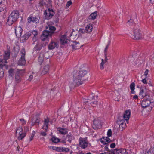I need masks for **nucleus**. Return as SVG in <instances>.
<instances>
[{
	"label": "nucleus",
	"instance_id": "1",
	"mask_svg": "<svg viewBox=\"0 0 154 154\" xmlns=\"http://www.w3.org/2000/svg\"><path fill=\"white\" fill-rule=\"evenodd\" d=\"M19 12L17 10L12 11L9 15L7 22L9 25H11L15 22L19 17Z\"/></svg>",
	"mask_w": 154,
	"mask_h": 154
},
{
	"label": "nucleus",
	"instance_id": "2",
	"mask_svg": "<svg viewBox=\"0 0 154 154\" xmlns=\"http://www.w3.org/2000/svg\"><path fill=\"white\" fill-rule=\"evenodd\" d=\"M127 60L129 63H132L133 65L138 64V66H139V65L143 62V59L141 57H134L132 56L128 57Z\"/></svg>",
	"mask_w": 154,
	"mask_h": 154
},
{
	"label": "nucleus",
	"instance_id": "3",
	"mask_svg": "<svg viewBox=\"0 0 154 154\" xmlns=\"http://www.w3.org/2000/svg\"><path fill=\"white\" fill-rule=\"evenodd\" d=\"M74 82L79 86L83 83V81L82 80V77L78 71H74L73 75Z\"/></svg>",
	"mask_w": 154,
	"mask_h": 154
},
{
	"label": "nucleus",
	"instance_id": "4",
	"mask_svg": "<svg viewBox=\"0 0 154 154\" xmlns=\"http://www.w3.org/2000/svg\"><path fill=\"white\" fill-rule=\"evenodd\" d=\"M21 57L18 62V65L23 66L25 65L26 60L25 58L26 51L24 48H23L20 52Z\"/></svg>",
	"mask_w": 154,
	"mask_h": 154
},
{
	"label": "nucleus",
	"instance_id": "5",
	"mask_svg": "<svg viewBox=\"0 0 154 154\" xmlns=\"http://www.w3.org/2000/svg\"><path fill=\"white\" fill-rule=\"evenodd\" d=\"M116 123L119 125V129L122 131H123L126 127V125L125 120L123 119L122 117H119Z\"/></svg>",
	"mask_w": 154,
	"mask_h": 154
},
{
	"label": "nucleus",
	"instance_id": "6",
	"mask_svg": "<svg viewBox=\"0 0 154 154\" xmlns=\"http://www.w3.org/2000/svg\"><path fill=\"white\" fill-rule=\"evenodd\" d=\"M140 97H146V99L149 98V94L146 89L144 88H140L139 94Z\"/></svg>",
	"mask_w": 154,
	"mask_h": 154
},
{
	"label": "nucleus",
	"instance_id": "7",
	"mask_svg": "<svg viewBox=\"0 0 154 154\" xmlns=\"http://www.w3.org/2000/svg\"><path fill=\"white\" fill-rule=\"evenodd\" d=\"M54 12L53 9L48 8L46 9L44 13L45 18L47 20L51 19L54 15Z\"/></svg>",
	"mask_w": 154,
	"mask_h": 154
},
{
	"label": "nucleus",
	"instance_id": "8",
	"mask_svg": "<svg viewBox=\"0 0 154 154\" xmlns=\"http://www.w3.org/2000/svg\"><path fill=\"white\" fill-rule=\"evenodd\" d=\"M79 144L80 146L83 149H85L88 146V141L85 138L81 137L79 139Z\"/></svg>",
	"mask_w": 154,
	"mask_h": 154
},
{
	"label": "nucleus",
	"instance_id": "9",
	"mask_svg": "<svg viewBox=\"0 0 154 154\" xmlns=\"http://www.w3.org/2000/svg\"><path fill=\"white\" fill-rule=\"evenodd\" d=\"M93 128L94 129L100 128L101 127V120L99 118L95 119L93 121Z\"/></svg>",
	"mask_w": 154,
	"mask_h": 154
},
{
	"label": "nucleus",
	"instance_id": "10",
	"mask_svg": "<svg viewBox=\"0 0 154 154\" xmlns=\"http://www.w3.org/2000/svg\"><path fill=\"white\" fill-rule=\"evenodd\" d=\"M133 34L134 36V39H139L141 37V34L140 32L138 29H135L134 28L133 32Z\"/></svg>",
	"mask_w": 154,
	"mask_h": 154
},
{
	"label": "nucleus",
	"instance_id": "11",
	"mask_svg": "<svg viewBox=\"0 0 154 154\" xmlns=\"http://www.w3.org/2000/svg\"><path fill=\"white\" fill-rule=\"evenodd\" d=\"M51 33L50 32L49 30L46 29L42 32V34L41 36L42 39V40L44 41L48 37L51 36Z\"/></svg>",
	"mask_w": 154,
	"mask_h": 154
},
{
	"label": "nucleus",
	"instance_id": "12",
	"mask_svg": "<svg viewBox=\"0 0 154 154\" xmlns=\"http://www.w3.org/2000/svg\"><path fill=\"white\" fill-rule=\"evenodd\" d=\"M151 102L150 98L144 99L142 101L141 105L143 108H146L150 105Z\"/></svg>",
	"mask_w": 154,
	"mask_h": 154
},
{
	"label": "nucleus",
	"instance_id": "13",
	"mask_svg": "<svg viewBox=\"0 0 154 154\" xmlns=\"http://www.w3.org/2000/svg\"><path fill=\"white\" fill-rule=\"evenodd\" d=\"M22 31V28L20 26L16 27L15 32L17 38H19L21 36Z\"/></svg>",
	"mask_w": 154,
	"mask_h": 154
},
{
	"label": "nucleus",
	"instance_id": "14",
	"mask_svg": "<svg viewBox=\"0 0 154 154\" xmlns=\"http://www.w3.org/2000/svg\"><path fill=\"white\" fill-rule=\"evenodd\" d=\"M58 47V43L56 42L53 41H51L50 43L48 46L49 49L52 50L55 48H57Z\"/></svg>",
	"mask_w": 154,
	"mask_h": 154
},
{
	"label": "nucleus",
	"instance_id": "15",
	"mask_svg": "<svg viewBox=\"0 0 154 154\" xmlns=\"http://www.w3.org/2000/svg\"><path fill=\"white\" fill-rule=\"evenodd\" d=\"M28 21L29 23L32 22L37 23L38 22L39 20L36 17L30 16L28 18Z\"/></svg>",
	"mask_w": 154,
	"mask_h": 154
},
{
	"label": "nucleus",
	"instance_id": "16",
	"mask_svg": "<svg viewBox=\"0 0 154 154\" xmlns=\"http://www.w3.org/2000/svg\"><path fill=\"white\" fill-rule=\"evenodd\" d=\"M130 111L129 110H126L123 116H120V117H122L123 119L127 121L130 117Z\"/></svg>",
	"mask_w": 154,
	"mask_h": 154
},
{
	"label": "nucleus",
	"instance_id": "17",
	"mask_svg": "<svg viewBox=\"0 0 154 154\" xmlns=\"http://www.w3.org/2000/svg\"><path fill=\"white\" fill-rule=\"evenodd\" d=\"M73 43L71 44V46L73 49H77L82 46L83 45H80L79 42L76 41H73Z\"/></svg>",
	"mask_w": 154,
	"mask_h": 154
},
{
	"label": "nucleus",
	"instance_id": "18",
	"mask_svg": "<svg viewBox=\"0 0 154 154\" xmlns=\"http://www.w3.org/2000/svg\"><path fill=\"white\" fill-rule=\"evenodd\" d=\"M69 40L66 38V35H64L62 36L60 38V42L61 44L64 45L67 43Z\"/></svg>",
	"mask_w": 154,
	"mask_h": 154
},
{
	"label": "nucleus",
	"instance_id": "19",
	"mask_svg": "<svg viewBox=\"0 0 154 154\" xmlns=\"http://www.w3.org/2000/svg\"><path fill=\"white\" fill-rule=\"evenodd\" d=\"M97 16V13L96 12H94L91 14L89 16L88 18L87 19V21L88 22H91V20L95 19Z\"/></svg>",
	"mask_w": 154,
	"mask_h": 154
},
{
	"label": "nucleus",
	"instance_id": "20",
	"mask_svg": "<svg viewBox=\"0 0 154 154\" xmlns=\"http://www.w3.org/2000/svg\"><path fill=\"white\" fill-rule=\"evenodd\" d=\"M57 130L59 132L60 134L63 135L66 134L68 132V131L66 128L59 127L57 128Z\"/></svg>",
	"mask_w": 154,
	"mask_h": 154
},
{
	"label": "nucleus",
	"instance_id": "21",
	"mask_svg": "<svg viewBox=\"0 0 154 154\" xmlns=\"http://www.w3.org/2000/svg\"><path fill=\"white\" fill-rule=\"evenodd\" d=\"M8 73L9 76H13L16 72H17V69L14 68H8Z\"/></svg>",
	"mask_w": 154,
	"mask_h": 154
},
{
	"label": "nucleus",
	"instance_id": "22",
	"mask_svg": "<svg viewBox=\"0 0 154 154\" xmlns=\"http://www.w3.org/2000/svg\"><path fill=\"white\" fill-rule=\"evenodd\" d=\"M110 141L111 140L109 138L106 137H103L100 140V142L103 144H106Z\"/></svg>",
	"mask_w": 154,
	"mask_h": 154
},
{
	"label": "nucleus",
	"instance_id": "23",
	"mask_svg": "<svg viewBox=\"0 0 154 154\" xmlns=\"http://www.w3.org/2000/svg\"><path fill=\"white\" fill-rule=\"evenodd\" d=\"M78 72L82 78L85 75L88 73L87 71L82 68L80 69Z\"/></svg>",
	"mask_w": 154,
	"mask_h": 154
},
{
	"label": "nucleus",
	"instance_id": "24",
	"mask_svg": "<svg viewBox=\"0 0 154 154\" xmlns=\"http://www.w3.org/2000/svg\"><path fill=\"white\" fill-rule=\"evenodd\" d=\"M49 122V119L48 118L45 119L44 121V125L42 128H44L46 130L48 128Z\"/></svg>",
	"mask_w": 154,
	"mask_h": 154
},
{
	"label": "nucleus",
	"instance_id": "25",
	"mask_svg": "<svg viewBox=\"0 0 154 154\" xmlns=\"http://www.w3.org/2000/svg\"><path fill=\"white\" fill-rule=\"evenodd\" d=\"M32 121V126H33L34 125H38L40 121V118L38 117H37L35 120L33 119Z\"/></svg>",
	"mask_w": 154,
	"mask_h": 154
},
{
	"label": "nucleus",
	"instance_id": "26",
	"mask_svg": "<svg viewBox=\"0 0 154 154\" xmlns=\"http://www.w3.org/2000/svg\"><path fill=\"white\" fill-rule=\"evenodd\" d=\"M93 27L92 24H89L87 25L85 27V30L87 33H89L91 32L92 31Z\"/></svg>",
	"mask_w": 154,
	"mask_h": 154
},
{
	"label": "nucleus",
	"instance_id": "27",
	"mask_svg": "<svg viewBox=\"0 0 154 154\" xmlns=\"http://www.w3.org/2000/svg\"><path fill=\"white\" fill-rule=\"evenodd\" d=\"M46 29L49 30V32H51V34H52L56 30V28L52 26L48 25V27H46Z\"/></svg>",
	"mask_w": 154,
	"mask_h": 154
},
{
	"label": "nucleus",
	"instance_id": "28",
	"mask_svg": "<svg viewBox=\"0 0 154 154\" xmlns=\"http://www.w3.org/2000/svg\"><path fill=\"white\" fill-rule=\"evenodd\" d=\"M10 53V51H5L4 58L5 60H6L9 58Z\"/></svg>",
	"mask_w": 154,
	"mask_h": 154
},
{
	"label": "nucleus",
	"instance_id": "29",
	"mask_svg": "<svg viewBox=\"0 0 154 154\" xmlns=\"http://www.w3.org/2000/svg\"><path fill=\"white\" fill-rule=\"evenodd\" d=\"M19 136L18 137V139L19 140H22L26 136V132H23L21 133L20 134H19Z\"/></svg>",
	"mask_w": 154,
	"mask_h": 154
},
{
	"label": "nucleus",
	"instance_id": "30",
	"mask_svg": "<svg viewBox=\"0 0 154 154\" xmlns=\"http://www.w3.org/2000/svg\"><path fill=\"white\" fill-rule=\"evenodd\" d=\"M7 63L6 60L0 59V67H2L5 66V63Z\"/></svg>",
	"mask_w": 154,
	"mask_h": 154
},
{
	"label": "nucleus",
	"instance_id": "31",
	"mask_svg": "<svg viewBox=\"0 0 154 154\" xmlns=\"http://www.w3.org/2000/svg\"><path fill=\"white\" fill-rule=\"evenodd\" d=\"M109 154H119V149L111 150L109 152Z\"/></svg>",
	"mask_w": 154,
	"mask_h": 154
},
{
	"label": "nucleus",
	"instance_id": "32",
	"mask_svg": "<svg viewBox=\"0 0 154 154\" xmlns=\"http://www.w3.org/2000/svg\"><path fill=\"white\" fill-rule=\"evenodd\" d=\"M135 84L134 82L131 83L130 85V88L131 91V93L134 94L135 92L134 91L135 89Z\"/></svg>",
	"mask_w": 154,
	"mask_h": 154
},
{
	"label": "nucleus",
	"instance_id": "33",
	"mask_svg": "<svg viewBox=\"0 0 154 154\" xmlns=\"http://www.w3.org/2000/svg\"><path fill=\"white\" fill-rule=\"evenodd\" d=\"M41 48L42 47L41 44L38 43L37 44L35 47H34V49L35 50L37 51L40 50Z\"/></svg>",
	"mask_w": 154,
	"mask_h": 154
},
{
	"label": "nucleus",
	"instance_id": "34",
	"mask_svg": "<svg viewBox=\"0 0 154 154\" xmlns=\"http://www.w3.org/2000/svg\"><path fill=\"white\" fill-rule=\"evenodd\" d=\"M18 72L16 73L15 77V81L17 83H19L20 81V75L18 74Z\"/></svg>",
	"mask_w": 154,
	"mask_h": 154
},
{
	"label": "nucleus",
	"instance_id": "35",
	"mask_svg": "<svg viewBox=\"0 0 154 154\" xmlns=\"http://www.w3.org/2000/svg\"><path fill=\"white\" fill-rule=\"evenodd\" d=\"M41 70L42 71L41 74H45L48 72L49 70V68H41Z\"/></svg>",
	"mask_w": 154,
	"mask_h": 154
},
{
	"label": "nucleus",
	"instance_id": "36",
	"mask_svg": "<svg viewBox=\"0 0 154 154\" xmlns=\"http://www.w3.org/2000/svg\"><path fill=\"white\" fill-rule=\"evenodd\" d=\"M72 136L70 134H68L66 135V139L67 140V141L69 143H71L72 140Z\"/></svg>",
	"mask_w": 154,
	"mask_h": 154
},
{
	"label": "nucleus",
	"instance_id": "37",
	"mask_svg": "<svg viewBox=\"0 0 154 154\" xmlns=\"http://www.w3.org/2000/svg\"><path fill=\"white\" fill-rule=\"evenodd\" d=\"M51 140L53 142L55 143H57L60 141V140L55 137H53L52 138Z\"/></svg>",
	"mask_w": 154,
	"mask_h": 154
},
{
	"label": "nucleus",
	"instance_id": "38",
	"mask_svg": "<svg viewBox=\"0 0 154 154\" xmlns=\"http://www.w3.org/2000/svg\"><path fill=\"white\" fill-rule=\"evenodd\" d=\"M35 131H33L32 133V134L30 135L29 138V142L33 140L34 137L35 135Z\"/></svg>",
	"mask_w": 154,
	"mask_h": 154
},
{
	"label": "nucleus",
	"instance_id": "39",
	"mask_svg": "<svg viewBox=\"0 0 154 154\" xmlns=\"http://www.w3.org/2000/svg\"><path fill=\"white\" fill-rule=\"evenodd\" d=\"M28 38L25 34L23 36L20 38V41L22 42H24Z\"/></svg>",
	"mask_w": 154,
	"mask_h": 154
},
{
	"label": "nucleus",
	"instance_id": "40",
	"mask_svg": "<svg viewBox=\"0 0 154 154\" xmlns=\"http://www.w3.org/2000/svg\"><path fill=\"white\" fill-rule=\"evenodd\" d=\"M16 134L18 133L19 134H20L23 133V129L22 127H18L16 131Z\"/></svg>",
	"mask_w": 154,
	"mask_h": 154
},
{
	"label": "nucleus",
	"instance_id": "41",
	"mask_svg": "<svg viewBox=\"0 0 154 154\" xmlns=\"http://www.w3.org/2000/svg\"><path fill=\"white\" fill-rule=\"evenodd\" d=\"M119 153L121 154H127L128 152H127L126 149H119Z\"/></svg>",
	"mask_w": 154,
	"mask_h": 154
},
{
	"label": "nucleus",
	"instance_id": "42",
	"mask_svg": "<svg viewBox=\"0 0 154 154\" xmlns=\"http://www.w3.org/2000/svg\"><path fill=\"white\" fill-rule=\"evenodd\" d=\"M63 147H56L55 150L60 152H62Z\"/></svg>",
	"mask_w": 154,
	"mask_h": 154
},
{
	"label": "nucleus",
	"instance_id": "43",
	"mask_svg": "<svg viewBox=\"0 0 154 154\" xmlns=\"http://www.w3.org/2000/svg\"><path fill=\"white\" fill-rule=\"evenodd\" d=\"M150 150V152L152 153L154 152V143H151Z\"/></svg>",
	"mask_w": 154,
	"mask_h": 154
},
{
	"label": "nucleus",
	"instance_id": "44",
	"mask_svg": "<svg viewBox=\"0 0 154 154\" xmlns=\"http://www.w3.org/2000/svg\"><path fill=\"white\" fill-rule=\"evenodd\" d=\"M18 72V74H19V75H22L23 73H24V70H19V69H17V72Z\"/></svg>",
	"mask_w": 154,
	"mask_h": 154
},
{
	"label": "nucleus",
	"instance_id": "45",
	"mask_svg": "<svg viewBox=\"0 0 154 154\" xmlns=\"http://www.w3.org/2000/svg\"><path fill=\"white\" fill-rule=\"evenodd\" d=\"M110 41H109V42L108 44H107V45H106V48H105V49H104V52L105 54V55H106V53L107 52V50L108 49V47H109V45L110 44Z\"/></svg>",
	"mask_w": 154,
	"mask_h": 154
},
{
	"label": "nucleus",
	"instance_id": "46",
	"mask_svg": "<svg viewBox=\"0 0 154 154\" xmlns=\"http://www.w3.org/2000/svg\"><path fill=\"white\" fill-rule=\"evenodd\" d=\"M62 150V152H67L70 150V149L69 148L63 147Z\"/></svg>",
	"mask_w": 154,
	"mask_h": 154
},
{
	"label": "nucleus",
	"instance_id": "47",
	"mask_svg": "<svg viewBox=\"0 0 154 154\" xmlns=\"http://www.w3.org/2000/svg\"><path fill=\"white\" fill-rule=\"evenodd\" d=\"M32 34L34 35V38H35L38 34L37 31L36 30H33L32 32Z\"/></svg>",
	"mask_w": 154,
	"mask_h": 154
},
{
	"label": "nucleus",
	"instance_id": "48",
	"mask_svg": "<svg viewBox=\"0 0 154 154\" xmlns=\"http://www.w3.org/2000/svg\"><path fill=\"white\" fill-rule=\"evenodd\" d=\"M38 60V61L39 62V64H42L43 61V58L41 57H39Z\"/></svg>",
	"mask_w": 154,
	"mask_h": 154
},
{
	"label": "nucleus",
	"instance_id": "49",
	"mask_svg": "<svg viewBox=\"0 0 154 154\" xmlns=\"http://www.w3.org/2000/svg\"><path fill=\"white\" fill-rule=\"evenodd\" d=\"M39 4L40 5L43 6L45 5V2L43 0H40Z\"/></svg>",
	"mask_w": 154,
	"mask_h": 154
},
{
	"label": "nucleus",
	"instance_id": "50",
	"mask_svg": "<svg viewBox=\"0 0 154 154\" xmlns=\"http://www.w3.org/2000/svg\"><path fill=\"white\" fill-rule=\"evenodd\" d=\"M128 23L129 25H133V21L132 19H130L128 21Z\"/></svg>",
	"mask_w": 154,
	"mask_h": 154
},
{
	"label": "nucleus",
	"instance_id": "51",
	"mask_svg": "<svg viewBox=\"0 0 154 154\" xmlns=\"http://www.w3.org/2000/svg\"><path fill=\"white\" fill-rule=\"evenodd\" d=\"M20 120L21 122V124L23 125H25L26 123V121L23 119H20Z\"/></svg>",
	"mask_w": 154,
	"mask_h": 154
},
{
	"label": "nucleus",
	"instance_id": "52",
	"mask_svg": "<svg viewBox=\"0 0 154 154\" xmlns=\"http://www.w3.org/2000/svg\"><path fill=\"white\" fill-rule=\"evenodd\" d=\"M107 135L108 137L111 136L112 135V131L111 129H109L107 132Z\"/></svg>",
	"mask_w": 154,
	"mask_h": 154
},
{
	"label": "nucleus",
	"instance_id": "53",
	"mask_svg": "<svg viewBox=\"0 0 154 154\" xmlns=\"http://www.w3.org/2000/svg\"><path fill=\"white\" fill-rule=\"evenodd\" d=\"M69 86L71 88H72L75 86L74 84L72 82L69 83Z\"/></svg>",
	"mask_w": 154,
	"mask_h": 154
},
{
	"label": "nucleus",
	"instance_id": "54",
	"mask_svg": "<svg viewBox=\"0 0 154 154\" xmlns=\"http://www.w3.org/2000/svg\"><path fill=\"white\" fill-rule=\"evenodd\" d=\"M72 2L71 1H69L67 2L66 6L67 7H69L72 4Z\"/></svg>",
	"mask_w": 154,
	"mask_h": 154
},
{
	"label": "nucleus",
	"instance_id": "55",
	"mask_svg": "<svg viewBox=\"0 0 154 154\" xmlns=\"http://www.w3.org/2000/svg\"><path fill=\"white\" fill-rule=\"evenodd\" d=\"M26 36L27 37V38H28L31 35H32V32H29L27 33H26Z\"/></svg>",
	"mask_w": 154,
	"mask_h": 154
},
{
	"label": "nucleus",
	"instance_id": "56",
	"mask_svg": "<svg viewBox=\"0 0 154 154\" xmlns=\"http://www.w3.org/2000/svg\"><path fill=\"white\" fill-rule=\"evenodd\" d=\"M29 130V128L28 126H26L24 127V132H27Z\"/></svg>",
	"mask_w": 154,
	"mask_h": 154
},
{
	"label": "nucleus",
	"instance_id": "57",
	"mask_svg": "<svg viewBox=\"0 0 154 154\" xmlns=\"http://www.w3.org/2000/svg\"><path fill=\"white\" fill-rule=\"evenodd\" d=\"M50 149H51L53 150H55V149L56 148V147L54 146H50L48 147Z\"/></svg>",
	"mask_w": 154,
	"mask_h": 154
},
{
	"label": "nucleus",
	"instance_id": "58",
	"mask_svg": "<svg viewBox=\"0 0 154 154\" xmlns=\"http://www.w3.org/2000/svg\"><path fill=\"white\" fill-rule=\"evenodd\" d=\"M116 146V144L115 143H112L110 145V147L111 148H114Z\"/></svg>",
	"mask_w": 154,
	"mask_h": 154
},
{
	"label": "nucleus",
	"instance_id": "59",
	"mask_svg": "<svg viewBox=\"0 0 154 154\" xmlns=\"http://www.w3.org/2000/svg\"><path fill=\"white\" fill-rule=\"evenodd\" d=\"M142 82L144 84L147 83V80L145 78L142 79Z\"/></svg>",
	"mask_w": 154,
	"mask_h": 154
},
{
	"label": "nucleus",
	"instance_id": "60",
	"mask_svg": "<svg viewBox=\"0 0 154 154\" xmlns=\"http://www.w3.org/2000/svg\"><path fill=\"white\" fill-rule=\"evenodd\" d=\"M149 72V70L148 69H146V71L144 72V75L145 76H146L148 74V73Z\"/></svg>",
	"mask_w": 154,
	"mask_h": 154
},
{
	"label": "nucleus",
	"instance_id": "61",
	"mask_svg": "<svg viewBox=\"0 0 154 154\" xmlns=\"http://www.w3.org/2000/svg\"><path fill=\"white\" fill-rule=\"evenodd\" d=\"M138 96L137 95H135L133 97V99L135 100L138 99Z\"/></svg>",
	"mask_w": 154,
	"mask_h": 154
},
{
	"label": "nucleus",
	"instance_id": "62",
	"mask_svg": "<svg viewBox=\"0 0 154 154\" xmlns=\"http://www.w3.org/2000/svg\"><path fill=\"white\" fill-rule=\"evenodd\" d=\"M104 64V60L103 59H102V62L101 63L100 67H103Z\"/></svg>",
	"mask_w": 154,
	"mask_h": 154
},
{
	"label": "nucleus",
	"instance_id": "63",
	"mask_svg": "<svg viewBox=\"0 0 154 154\" xmlns=\"http://www.w3.org/2000/svg\"><path fill=\"white\" fill-rule=\"evenodd\" d=\"M4 8L2 6H0V12L3 11L4 10Z\"/></svg>",
	"mask_w": 154,
	"mask_h": 154
},
{
	"label": "nucleus",
	"instance_id": "64",
	"mask_svg": "<svg viewBox=\"0 0 154 154\" xmlns=\"http://www.w3.org/2000/svg\"><path fill=\"white\" fill-rule=\"evenodd\" d=\"M40 134L43 136H45L46 135V134L45 132H42Z\"/></svg>",
	"mask_w": 154,
	"mask_h": 154
}]
</instances>
